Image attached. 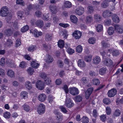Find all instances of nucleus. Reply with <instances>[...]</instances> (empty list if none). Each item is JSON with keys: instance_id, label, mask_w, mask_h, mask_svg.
<instances>
[{"instance_id": "20e7f679", "label": "nucleus", "mask_w": 123, "mask_h": 123, "mask_svg": "<svg viewBox=\"0 0 123 123\" xmlns=\"http://www.w3.org/2000/svg\"><path fill=\"white\" fill-rule=\"evenodd\" d=\"M37 111L38 113L41 115L45 111V107L43 104H41L37 108Z\"/></svg>"}, {"instance_id": "2eb2a0df", "label": "nucleus", "mask_w": 123, "mask_h": 123, "mask_svg": "<svg viewBox=\"0 0 123 123\" xmlns=\"http://www.w3.org/2000/svg\"><path fill=\"white\" fill-rule=\"evenodd\" d=\"M105 65L107 66H110L113 64V62L112 60L109 58L106 59L104 61Z\"/></svg>"}, {"instance_id": "e433bc0d", "label": "nucleus", "mask_w": 123, "mask_h": 123, "mask_svg": "<svg viewBox=\"0 0 123 123\" xmlns=\"http://www.w3.org/2000/svg\"><path fill=\"white\" fill-rule=\"evenodd\" d=\"M96 39L94 37L90 38L88 40L89 43L91 44H94L95 42Z\"/></svg>"}, {"instance_id": "f3484780", "label": "nucleus", "mask_w": 123, "mask_h": 123, "mask_svg": "<svg viewBox=\"0 0 123 123\" xmlns=\"http://www.w3.org/2000/svg\"><path fill=\"white\" fill-rule=\"evenodd\" d=\"M112 15V13L110 11L108 10L105 11L103 13V16L106 18L108 17H110Z\"/></svg>"}, {"instance_id": "e2e57ef3", "label": "nucleus", "mask_w": 123, "mask_h": 123, "mask_svg": "<svg viewBox=\"0 0 123 123\" xmlns=\"http://www.w3.org/2000/svg\"><path fill=\"white\" fill-rule=\"evenodd\" d=\"M16 3L17 4H20L24 6L25 4L24 1L22 0H17Z\"/></svg>"}, {"instance_id": "0eeeda50", "label": "nucleus", "mask_w": 123, "mask_h": 123, "mask_svg": "<svg viewBox=\"0 0 123 123\" xmlns=\"http://www.w3.org/2000/svg\"><path fill=\"white\" fill-rule=\"evenodd\" d=\"M70 92L72 95L74 96L79 93V91L78 89L75 87L71 88L69 89Z\"/></svg>"}, {"instance_id": "bf43d9fd", "label": "nucleus", "mask_w": 123, "mask_h": 123, "mask_svg": "<svg viewBox=\"0 0 123 123\" xmlns=\"http://www.w3.org/2000/svg\"><path fill=\"white\" fill-rule=\"evenodd\" d=\"M105 25L109 26L111 24V20L109 19L105 21Z\"/></svg>"}, {"instance_id": "49530a36", "label": "nucleus", "mask_w": 123, "mask_h": 123, "mask_svg": "<svg viewBox=\"0 0 123 123\" xmlns=\"http://www.w3.org/2000/svg\"><path fill=\"white\" fill-rule=\"evenodd\" d=\"M94 18L96 21L98 22L101 20V17L99 15L96 14L94 16Z\"/></svg>"}, {"instance_id": "4468645a", "label": "nucleus", "mask_w": 123, "mask_h": 123, "mask_svg": "<svg viewBox=\"0 0 123 123\" xmlns=\"http://www.w3.org/2000/svg\"><path fill=\"white\" fill-rule=\"evenodd\" d=\"M30 32L31 33H33L36 37H38L39 36H41L42 35V32H38L36 30H35L33 31L31 30Z\"/></svg>"}, {"instance_id": "aec40b11", "label": "nucleus", "mask_w": 123, "mask_h": 123, "mask_svg": "<svg viewBox=\"0 0 123 123\" xmlns=\"http://www.w3.org/2000/svg\"><path fill=\"white\" fill-rule=\"evenodd\" d=\"M112 19L115 23H118L119 22V19L118 16L115 14H114L112 16Z\"/></svg>"}, {"instance_id": "2f4dec72", "label": "nucleus", "mask_w": 123, "mask_h": 123, "mask_svg": "<svg viewBox=\"0 0 123 123\" xmlns=\"http://www.w3.org/2000/svg\"><path fill=\"white\" fill-rule=\"evenodd\" d=\"M6 64L9 67H12L14 65V64L12 61L10 60H7L6 61Z\"/></svg>"}, {"instance_id": "a878e982", "label": "nucleus", "mask_w": 123, "mask_h": 123, "mask_svg": "<svg viewBox=\"0 0 123 123\" xmlns=\"http://www.w3.org/2000/svg\"><path fill=\"white\" fill-rule=\"evenodd\" d=\"M70 19L71 21L74 23H75L77 22V18L74 15H71L70 17Z\"/></svg>"}, {"instance_id": "1a4fd4ad", "label": "nucleus", "mask_w": 123, "mask_h": 123, "mask_svg": "<svg viewBox=\"0 0 123 123\" xmlns=\"http://www.w3.org/2000/svg\"><path fill=\"white\" fill-rule=\"evenodd\" d=\"M73 37L76 39H79L82 36V33L79 31H75L73 34Z\"/></svg>"}, {"instance_id": "f257e3e1", "label": "nucleus", "mask_w": 123, "mask_h": 123, "mask_svg": "<svg viewBox=\"0 0 123 123\" xmlns=\"http://www.w3.org/2000/svg\"><path fill=\"white\" fill-rule=\"evenodd\" d=\"M8 9L6 6L2 7L0 11V15L3 17L6 16L8 14Z\"/></svg>"}, {"instance_id": "a19ab883", "label": "nucleus", "mask_w": 123, "mask_h": 123, "mask_svg": "<svg viewBox=\"0 0 123 123\" xmlns=\"http://www.w3.org/2000/svg\"><path fill=\"white\" fill-rule=\"evenodd\" d=\"M76 51L79 53L81 52L82 50V48L80 45H79L76 47Z\"/></svg>"}, {"instance_id": "603ef678", "label": "nucleus", "mask_w": 123, "mask_h": 123, "mask_svg": "<svg viewBox=\"0 0 123 123\" xmlns=\"http://www.w3.org/2000/svg\"><path fill=\"white\" fill-rule=\"evenodd\" d=\"M40 76L42 78L45 80L47 79L49 76L47 75L46 74L44 73H42L40 75Z\"/></svg>"}, {"instance_id": "69168bd1", "label": "nucleus", "mask_w": 123, "mask_h": 123, "mask_svg": "<svg viewBox=\"0 0 123 123\" xmlns=\"http://www.w3.org/2000/svg\"><path fill=\"white\" fill-rule=\"evenodd\" d=\"M43 46L44 49L46 50H48L50 49V47L49 45H48L45 44H43Z\"/></svg>"}, {"instance_id": "412c9836", "label": "nucleus", "mask_w": 123, "mask_h": 123, "mask_svg": "<svg viewBox=\"0 0 123 123\" xmlns=\"http://www.w3.org/2000/svg\"><path fill=\"white\" fill-rule=\"evenodd\" d=\"M109 1L108 0H105L101 4V6L103 8H106L109 6Z\"/></svg>"}, {"instance_id": "b1692460", "label": "nucleus", "mask_w": 123, "mask_h": 123, "mask_svg": "<svg viewBox=\"0 0 123 123\" xmlns=\"http://www.w3.org/2000/svg\"><path fill=\"white\" fill-rule=\"evenodd\" d=\"M115 29L112 27H109L108 30L107 32L110 35H112L114 32Z\"/></svg>"}, {"instance_id": "6e6552de", "label": "nucleus", "mask_w": 123, "mask_h": 123, "mask_svg": "<svg viewBox=\"0 0 123 123\" xmlns=\"http://www.w3.org/2000/svg\"><path fill=\"white\" fill-rule=\"evenodd\" d=\"M84 8L81 6L79 7L76 10L75 12L78 15H80L82 14L84 12Z\"/></svg>"}, {"instance_id": "13d9d810", "label": "nucleus", "mask_w": 123, "mask_h": 123, "mask_svg": "<svg viewBox=\"0 0 123 123\" xmlns=\"http://www.w3.org/2000/svg\"><path fill=\"white\" fill-rule=\"evenodd\" d=\"M27 94L28 93L27 92L25 91H24L22 92H21L20 96L22 98H24L27 95Z\"/></svg>"}, {"instance_id": "37998d69", "label": "nucleus", "mask_w": 123, "mask_h": 123, "mask_svg": "<svg viewBox=\"0 0 123 123\" xmlns=\"http://www.w3.org/2000/svg\"><path fill=\"white\" fill-rule=\"evenodd\" d=\"M98 73L97 72H96L94 71H91L89 72V74L92 77L98 75Z\"/></svg>"}, {"instance_id": "864d4df0", "label": "nucleus", "mask_w": 123, "mask_h": 123, "mask_svg": "<svg viewBox=\"0 0 123 123\" xmlns=\"http://www.w3.org/2000/svg\"><path fill=\"white\" fill-rule=\"evenodd\" d=\"M120 113L121 112L120 110L118 109L116 110L114 113V115L116 117L118 116H120Z\"/></svg>"}, {"instance_id": "c756f323", "label": "nucleus", "mask_w": 123, "mask_h": 123, "mask_svg": "<svg viewBox=\"0 0 123 123\" xmlns=\"http://www.w3.org/2000/svg\"><path fill=\"white\" fill-rule=\"evenodd\" d=\"M55 114H57L56 115L57 119L59 120H61L63 118V117L62 114H60L59 113H58L56 112H55V111H54Z\"/></svg>"}, {"instance_id": "0e129e2a", "label": "nucleus", "mask_w": 123, "mask_h": 123, "mask_svg": "<svg viewBox=\"0 0 123 123\" xmlns=\"http://www.w3.org/2000/svg\"><path fill=\"white\" fill-rule=\"evenodd\" d=\"M85 61L88 62H90L92 60V57L89 56H86L85 58Z\"/></svg>"}, {"instance_id": "a211bd4d", "label": "nucleus", "mask_w": 123, "mask_h": 123, "mask_svg": "<svg viewBox=\"0 0 123 123\" xmlns=\"http://www.w3.org/2000/svg\"><path fill=\"white\" fill-rule=\"evenodd\" d=\"M12 40L8 39H7L6 42L5 43V46L6 47H11L12 45Z\"/></svg>"}, {"instance_id": "f03ea898", "label": "nucleus", "mask_w": 123, "mask_h": 123, "mask_svg": "<svg viewBox=\"0 0 123 123\" xmlns=\"http://www.w3.org/2000/svg\"><path fill=\"white\" fill-rule=\"evenodd\" d=\"M65 105L67 107L70 108L72 107L74 105V104L71 100L70 98L68 97V96L66 95Z\"/></svg>"}, {"instance_id": "9d476101", "label": "nucleus", "mask_w": 123, "mask_h": 123, "mask_svg": "<svg viewBox=\"0 0 123 123\" xmlns=\"http://www.w3.org/2000/svg\"><path fill=\"white\" fill-rule=\"evenodd\" d=\"M14 31V29L12 28L6 29L5 31L6 35L8 36H10L12 35Z\"/></svg>"}, {"instance_id": "774afa93", "label": "nucleus", "mask_w": 123, "mask_h": 123, "mask_svg": "<svg viewBox=\"0 0 123 123\" xmlns=\"http://www.w3.org/2000/svg\"><path fill=\"white\" fill-rule=\"evenodd\" d=\"M21 42L20 39H17L15 43V46L17 47H18L20 46L21 45Z\"/></svg>"}, {"instance_id": "c9c22d12", "label": "nucleus", "mask_w": 123, "mask_h": 123, "mask_svg": "<svg viewBox=\"0 0 123 123\" xmlns=\"http://www.w3.org/2000/svg\"><path fill=\"white\" fill-rule=\"evenodd\" d=\"M103 29V26L100 24L98 25L96 27V30L97 32H100Z\"/></svg>"}, {"instance_id": "ddd939ff", "label": "nucleus", "mask_w": 123, "mask_h": 123, "mask_svg": "<svg viewBox=\"0 0 123 123\" xmlns=\"http://www.w3.org/2000/svg\"><path fill=\"white\" fill-rule=\"evenodd\" d=\"M93 90V87H91L88 88L85 92V96L86 99L88 98L90 95L92 94Z\"/></svg>"}, {"instance_id": "f704fd0d", "label": "nucleus", "mask_w": 123, "mask_h": 123, "mask_svg": "<svg viewBox=\"0 0 123 123\" xmlns=\"http://www.w3.org/2000/svg\"><path fill=\"white\" fill-rule=\"evenodd\" d=\"M22 107H23L24 109L26 111H29L30 110V106L26 103L24 104Z\"/></svg>"}, {"instance_id": "09e8293b", "label": "nucleus", "mask_w": 123, "mask_h": 123, "mask_svg": "<svg viewBox=\"0 0 123 123\" xmlns=\"http://www.w3.org/2000/svg\"><path fill=\"white\" fill-rule=\"evenodd\" d=\"M27 71L28 74L30 75H32L34 72V71L33 68L30 67L27 70Z\"/></svg>"}, {"instance_id": "de8ad7c7", "label": "nucleus", "mask_w": 123, "mask_h": 123, "mask_svg": "<svg viewBox=\"0 0 123 123\" xmlns=\"http://www.w3.org/2000/svg\"><path fill=\"white\" fill-rule=\"evenodd\" d=\"M52 38V37L51 35L47 34L46 36L45 40L47 41H50Z\"/></svg>"}, {"instance_id": "6ab92c4d", "label": "nucleus", "mask_w": 123, "mask_h": 123, "mask_svg": "<svg viewBox=\"0 0 123 123\" xmlns=\"http://www.w3.org/2000/svg\"><path fill=\"white\" fill-rule=\"evenodd\" d=\"M37 26L40 28H42L43 26L44 23L43 21L41 20H38L36 22Z\"/></svg>"}, {"instance_id": "423d86ee", "label": "nucleus", "mask_w": 123, "mask_h": 123, "mask_svg": "<svg viewBox=\"0 0 123 123\" xmlns=\"http://www.w3.org/2000/svg\"><path fill=\"white\" fill-rule=\"evenodd\" d=\"M114 26L115 30L117 33L119 34H121L123 33V29L120 25L115 24Z\"/></svg>"}, {"instance_id": "473e14b6", "label": "nucleus", "mask_w": 123, "mask_h": 123, "mask_svg": "<svg viewBox=\"0 0 123 123\" xmlns=\"http://www.w3.org/2000/svg\"><path fill=\"white\" fill-rule=\"evenodd\" d=\"M31 65L32 67L35 68H37L39 65L38 63H36L35 61H33L31 62Z\"/></svg>"}, {"instance_id": "5701e85b", "label": "nucleus", "mask_w": 123, "mask_h": 123, "mask_svg": "<svg viewBox=\"0 0 123 123\" xmlns=\"http://www.w3.org/2000/svg\"><path fill=\"white\" fill-rule=\"evenodd\" d=\"M93 20L92 17L91 16H87L85 19V21L86 23L89 24L92 22Z\"/></svg>"}, {"instance_id": "c03bdc74", "label": "nucleus", "mask_w": 123, "mask_h": 123, "mask_svg": "<svg viewBox=\"0 0 123 123\" xmlns=\"http://www.w3.org/2000/svg\"><path fill=\"white\" fill-rule=\"evenodd\" d=\"M11 115L10 113L8 112H5L3 114V116L4 117L7 119L9 118L11 116Z\"/></svg>"}, {"instance_id": "4c0bfd02", "label": "nucleus", "mask_w": 123, "mask_h": 123, "mask_svg": "<svg viewBox=\"0 0 123 123\" xmlns=\"http://www.w3.org/2000/svg\"><path fill=\"white\" fill-rule=\"evenodd\" d=\"M82 97L80 95H78L75 97L74 100L75 102H80L82 100Z\"/></svg>"}, {"instance_id": "ea45409f", "label": "nucleus", "mask_w": 123, "mask_h": 123, "mask_svg": "<svg viewBox=\"0 0 123 123\" xmlns=\"http://www.w3.org/2000/svg\"><path fill=\"white\" fill-rule=\"evenodd\" d=\"M29 29L28 26L26 25L23 27L21 29V31L22 32H25L28 31Z\"/></svg>"}, {"instance_id": "7ed1b4c3", "label": "nucleus", "mask_w": 123, "mask_h": 123, "mask_svg": "<svg viewBox=\"0 0 123 123\" xmlns=\"http://www.w3.org/2000/svg\"><path fill=\"white\" fill-rule=\"evenodd\" d=\"M36 86L38 89L41 90L44 89L45 87L43 82L40 80H38L37 82Z\"/></svg>"}, {"instance_id": "4d7b16f0", "label": "nucleus", "mask_w": 123, "mask_h": 123, "mask_svg": "<svg viewBox=\"0 0 123 123\" xmlns=\"http://www.w3.org/2000/svg\"><path fill=\"white\" fill-rule=\"evenodd\" d=\"M60 108L62 111L64 113H66L68 112L66 108L63 106H61L60 107Z\"/></svg>"}, {"instance_id": "bb28decb", "label": "nucleus", "mask_w": 123, "mask_h": 123, "mask_svg": "<svg viewBox=\"0 0 123 123\" xmlns=\"http://www.w3.org/2000/svg\"><path fill=\"white\" fill-rule=\"evenodd\" d=\"M58 43V47L61 48H63L64 45V42L62 40H59Z\"/></svg>"}, {"instance_id": "680f3d73", "label": "nucleus", "mask_w": 123, "mask_h": 123, "mask_svg": "<svg viewBox=\"0 0 123 123\" xmlns=\"http://www.w3.org/2000/svg\"><path fill=\"white\" fill-rule=\"evenodd\" d=\"M106 111L107 114L108 115H110L111 113V109L109 107L107 106L106 108Z\"/></svg>"}, {"instance_id": "a18cd8bd", "label": "nucleus", "mask_w": 123, "mask_h": 123, "mask_svg": "<svg viewBox=\"0 0 123 123\" xmlns=\"http://www.w3.org/2000/svg\"><path fill=\"white\" fill-rule=\"evenodd\" d=\"M93 83L94 85H98L100 83V81L98 79L94 78L93 80Z\"/></svg>"}, {"instance_id": "5fc2aeb1", "label": "nucleus", "mask_w": 123, "mask_h": 123, "mask_svg": "<svg viewBox=\"0 0 123 123\" xmlns=\"http://www.w3.org/2000/svg\"><path fill=\"white\" fill-rule=\"evenodd\" d=\"M89 12L90 13H92L94 11V9L92 6H89L87 8Z\"/></svg>"}, {"instance_id": "393cba45", "label": "nucleus", "mask_w": 123, "mask_h": 123, "mask_svg": "<svg viewBox=\"0 0 123 123\" xmlns=\"http://www.w3.org/2000/svg\"><path fill=\"white\" fill-rule=\"evenodd\" d=\"M53 61V58L49 55H48V57L47 58L46 62L48 63H52Z\"/></svg>"}, {"instance_id": "72a5a7b5", "label": "nucleus", "mask_w": 123, "mask_h": 123, "mask_svg": "<svg viewBox=\"0 0 123 123\" xmlns=\"http://www.w3.org/2000/svg\"><path fill=\"white\" fill-rule=\"evenodd\" d=\"M107 70L106 68H103L99 70V73L101 75H103L106 73Z\"/></svg>"}, {"instance_id": "c85d7f7f", "label": "nucleus", "mask_w": 123, "mask_h": 123, "mask_svg": "<svg viewBox=\"0 0 123 123\" xmlns=\"http://www.w3.org/2000/svg\"><path fill=\"white\" fill-rule=\"evenodd\" d=\"M7 75L11 77H12L14 76V73L12 70L9 69L8 70L7 73Z\"/></svg>"}, {"instance_id": "338daca9", "label": "nucleus", "mask_w": 123, "mask_h": 123, "mask_svg": "<svg viewBox=\"0 0 123 123\" xmlns=\"http://www.w3.org/2000/svg\"><path fill=\"white\" fill-rule=\"evenodd\" d=\"M23 12L20 11L17 12V15L18 18H21L23 15Z\"/></svg>"}, {"instance_id": "58836bf2", "label": "nucleus", "mask_w": 123, "mask_h": 123, "mask_svg": "<svg viewBox=\"0 0 123 123\" xmlns=\"http://www.w3.org/2000/svg\"><path fill=\"white\" fill-rule=\"evenodd\" d=\"M25 86L28 89H31L32 87L31 83L29 81L26 82L25 83Z\"/></svg>"}, {"instance_id": "8fccbe9b", "label": "nucleus", "mask_w": 123, "mask_h": 123, "mask_svg": "<svg viewBox=\"0 0 123 123\" xmlns=\"http://www.w3.org/2000/svg\"><path fill=\"white\" fill-rule=\"evenodd\" d=\"M67 51L69 54H72L74 53V49L70 48H68V47L67 48Z\"/></svg>"}, {"instance_id": "cd10ccee", "label": "nucleus", "mask_w": 123, "mask_h": 123, "mask_svg": "<svg viewBox=\"0 0 123 123\" xmlns=\"http://www.w3.org/2000/svg\"><path fill=\"white\" fill-rule=\"evenodd\" d=\"M81 120V122L83 123H88L89 122V119L86 116H83Z\"/></svg>"}, {"instance_id": "7c9ffc66", "label": "nucleus", "mask_w": 123, "mask_h": 123, "mask_svg": "<svg viewBox=\"0 0 123 123\" xmlns=\"http://www.w3.org/2000/svg\"><path fill=\"white\" fill-rule=\"evenodd\" d=\"M72 6L71 3L68 1H66L65 2L64 6L67 8H70Z\"/></svg>"}, {"instance_id": "3c124183", "label": "nucleus", "mask_w": 123, "mask_h": 123, "mask_svg": "<svg viewBox=\"0 0 123 123\" xmlns=\"http://www.w3.org/2000/svg\"><path fill=\"white\" fill-rule=\"evenodd\" d=\"M112 55L113 56H117L119 54V52L117 50H115L112 51Z\"/></svg>"}, {"instance_id": "dca6fc26", "label": "nucleus", "mask_w": 123, "mask_h": 123, "mask_svg": "<svg viewBox=\"0 0 123 123\" xmlns=\"http://www.w3.org/2000/svg\"><path fill=\"white\" fill-rule=\"evenodd\" d=\"M78 66L81 68H84L86 66V64L82 59H79L78 61Z\"/></svg>"}, {"instance_id": "9b49d317", "label": "nucleus", "mask_w": 123, "mask_h": 123, "mask_svg": "<svg viewBox=\"0 0 123 123\" xmlns=\"http://www.w3.org/2000/svg\"><path fill=\"white\" fill-rule=\"evenodd\" d=\"M49 9L53 13L55 14L58 11L59 8L54 5H51L49 7Z\"/></svg>"}, {"instance_id": "4be33fe9", "label": "nucleus", "mask_w": 123, "mask_h": 123, "mask_svg": "<svg viewBox=\"0 0 123 123\" xmlns=\"http://www.w3.org/2000/svg\"><path fill=\"white\" fill-rule=\"evenodd\" d=\"M46 95L44 94H42L39 95L38 97L39 100L41 102L44 101L46 98Z\"/></svg>"}, {"instance_id": "f8f14e48", "label": "nucleus", "mask_w": 123, "mask_h": 123, "mask_svg": "<svg viewBox=\"0 0 123 123\" xmlns=\"http://www.w3.org/2000/svg\"><path fill=\"white\" fill-rule=\"evenodd\" d=\"M100 57L98 56H96L93 57L92 62L95 65H97L100 63Z\"/></svg>"}, {"instance_id": "052dcab7", "label": "nucleus", "mask_w": 123, "mask_h": 123, "mask_svg": "<svg viewBox=\"0 0 123 123\" xmlns=\"http://www.w3.org/2000/svg\"><path fill=\"white\" fill-rule=\"evenodd\" d=\"M44 81L47 84H49L51 82V80L49 77L47 78L46 79L44 80Z\"/></svg>"}, {"instance_id": "39448f33", "label": "nucleus", "mask_w": 123, "mask_h": 123, "mask_svg": "<svg viewBox=\"0 0 123 123\" xmlns=\"http://www.w3.org/2000/svg\"><path fill=\"white\" fill-rule=\"evenodd\" d=\"M116 90L115 89L113 88L108 91L107 95L109 97H112L115 96L116 94Z\"/></svg>"}, {"instance_id": "79ce46f5", "label": "nucleus", "mask_w": 123, "mask_h": 123, "mask_svg": "<svg viewBox=\"0 0 123 123\" xmlns=\"http://www.w3.org/2000/svg\"><path fill=\"white\" fill-rule=\"evenodd\" d=\"M102 46L104 48L109 47H110L109 44L105 42L104 41H103L101 42Z\"/></svg>"}, {"instance_id": "6e6d98bb", "label": "nucleus", "mask_w": 123, "mask_h": 123, "mask_svg": "<svg viewBox=\"0 0 123 123\" xmlns=\"http://www.w3.org/2000/svg\"><path fill=\"white\" fill-rule=\"evenodd\" d=\"M103 102L106 104H109L110 103V100L108 98H105L104 99L103 101Z\"/></svg>"}]
</instances>
